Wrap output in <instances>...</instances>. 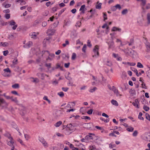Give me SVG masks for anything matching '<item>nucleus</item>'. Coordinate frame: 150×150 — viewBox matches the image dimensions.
Masks as SVG:
<instances>
[{
	"label": "nucleus",
	"mask_w": 150,
	"mask_h": 150,
	"mask_svg": "<svg viewBox=\"0 0 150 150\" xmlns=\"http://www.w3.org/2000/svg\"><path fill=\"white\" fill-rule=\"evenodd\" d=\"M99 50V46L98 45H96L94 47V48L93 50V51L94 53V55H93V57H94V56L96 57L97 55L98 56H99V54L98 52Z\"/></svg>",
	"instance_id": "obj_1"
},
{
	"label": "nucleus",
	"mask_w": 150,
	"mask_h": 150,
	"mask_svg": "<svg viewBox=\"0 0 150 150\" xmlns=\"http://www.w3.org/2000/svg\"><path fill=\"white\" fill-rule=\"evenodd\" d=\"M8 105L7 103L2 98L0 97V107H4Z\"/></svg>",
	"instance_id": "obj_2"
},
{
	"label": "nucleus",
	"mask_w": 150,
	"mask_h": 150,
	"mask_svg": "<svg viewBox=\"0 0 150 150\" xmlns=\"http://www.w3.org/2000/svg\"><path fill=\"white\" fill-rule=\"evenodd\" d=\"M10 25H13L12 27V29L13 30H15L18 26L17 25H16V22L13 20H12L9 22Z\"/></svg>",
	"instance_id": "obj_3"
},
{
	"label": "nucleus",
	"mask_w": 150,
	"mask_h": 150,
	"mask_svg": "<svg viewBox=\"0 0 150 150\" xmlns=\"http://www.w3.org/2000/svg\"><path fill=\"white\" fill-rule=\"evenodd\" d=\"M66 126L67 127L66 130H67L72 131L74 130V126L72 124H70L66 125Z\"/></svg>",
	"instance_id": "obj_4"
},
{
	"label": "nucleus",
	"mask_w": 150,
	"mask_h": 150,
	"mask_svg": "<svg viewBox=\"0 0 150 150\" xmlns=\"http://www.w3.org/2000/svg\"><path fill=\"white\" fill-rule=\"evenodd\" d=\"M139 103V100L137 99L135 100L134 102H133L132 103V104L133 106H135L137 108H140V106L138 104Z\"/></svg>",
	"instance_id": "obj_5"
},
{
	"label": "nucleus",
	"mask_w": 150,
	"mask_h": 150,
	"mask_svg": "<svg viewBox=\"0 0 150 150\" xmlns=\"http://www.w3.org/2000/svg\"><path fill=\"white\" fill-rule=\"evenodd\" d=\"M107 43L109 46L108 49H113L114 48L115 46L113 41H109Z\"/></svg>",
	"instance_id": "obj_6"
},
{
	"label": "nucleus",
	"mask_w": 150,
	"mask_h": 150,
	"mask_svg": "<svg viewBox=\"0 0 150 150\" xmlns=\"http://www.w3.org/2000/svg\"><path fill=\"white\" fill-rule=\"evenodd\" d=\"M91 135H94V134L93 133H89L88 135H87L86 137H85V139L86 140H87V141L88 139H93V137L91 136Z\"/></svg>",
	"instance_id": "obj_7"
},
{
	"label": "nucleus",
	"mask_w": 150,
	"mask_h": 150,
	"mask_svg": "<svg viewBox=\"0 0 150 150\" xmlns=\"http://www.w3.org/2000/svg\"><path fill=\"white\" fill-rule=\"evenodd\" d=\"M32 42L31 41H29L27 42L25 44L23 45V47L25 48H29L32 45Z\"/></svg>",
	"instance_id": "obj_8"
},
{
	"label": "nucleus",
	"mask_w": 150,
	"mask_h": 150,
	"mask_svg": "<svg viewBox=\"0 0 150 150\" xmlns=\"http://www.w3.org/2000/svg\"><path fill=\"white\" fill-rule=\"evenodd\" d=\"M48 32L49 33V35H52L54 34L55 32V30L54 29H48Z\"/></svg>",
	"instance_id": "obj_9"
},
{
	"label": "nucleus",
	"mask_w": 150,
	"mask_h": 150,
	"mask_svg": "<svg viewBox=\"0 0 150 150\" xmlns=\"http://www.w3.org/2000/svg\"><path fill=\"white\" fill-rule=\"evenodd\" d=\"M121 30L122 29L121 28H118L115 27H113L111 30L112 31H118L120 32Z\"/></svg>",
	"instance_id": "obj_10"
},
{
	"label": "nucleus",
	"mask_w": 150,
	"mask_h": 150,
	"mask_svg": "<svg viewBox=\"0 0 150 150\" xmlns=\"http://www.w3.org/2000/svg\"><path fill=\"white\" fill-rule=\"evenodd\" d=\"M13 140V138H11L10 141L7 142V144L10 146H12L14 143Z\"/></svg>",
	"instance_id": "obj_11"
},
{
	"label": "nucleus",
	"mask_w": 150,
	"mask_h": 150,
	"mask_svg": "<svg viewBox=\"0 0 150 150\" xmlns=\"http://www.w3.org/2000/svg\"><path fill=\"white\" fill-rule=\"evenodd\" d=\"M111 102L113 105H115L116 106H118V104L117 102L115 100H111Z\"/></svg>",
	"instance_id": "obj_12"
},
{
	"label": "nucleus",
	"mask_w": 150,
	"mask_h": 150,
	"mask_svg": "<svg viewBox=\"0 0 150 150\" xmlns=\"http://www.w3.org/2000/svg\"><path fill=\"white\" fill-rule=\"evenodd\" d=\"M4 136L7 137L8 139H11V138H13L11 136V134L8 132L4 134Z\"/></svg>",
	"instance_id": "obj_13"
},
{
	"label": "nucleus",
	"mask_w": 150,
	"mask_h": 150,
	"mask_svg": "<svg viewBox=\"0 0 150 150\" xmlns=\"http://www.w3.org/2000/svg\"><path fill=\"white\" fill-rule=\"evenodd\" d=\"M41 21L40 19H38L35 20L34 23L33 24V26H35L37 25L38 23H41Z\"/></svg>",
	"instance_id": "obj_14"
},
{
	"label": "nucleus",
	"mask_w": 150,
	"mask_h": 150,
	"mask_svg": "<svg viewBox=\"0 0 150 150\" xmlns=\"http://www.w3.org/2000/svg\"><path fill=\"white\" fill-rule=\"evenodd\" d=\"M12 88L14 89L18 88L20 87V86L18 83H15L12 86Z\"/></svg>",
	"instance_id": "obj_15"
},
{
	"label": "nucleus",
	"mask_w": 150,
	"mask_h": 150,
	"mask_svg": "<svg viewBox=\"0 0 150 150\" xmlns=\"http://www.w3.org/2000/svg\"><path fill=\"white\" fill-rule=\"evenodd\" d=\"M68 143L69 144V147L71 149H72V150H78V148L74 147L73 144L70 143L69 142H68Z\"/></svg>",
	"instance_id": "obj_16"
},
{
	"label": "nucleus",
	"mask_w": 150,
	"mask_h": 150,
	"mask_svg": "<svg viewBox=\"0 0 150 150\" xmlns=\"http://www.w3.org/2000/svg\"><path fill=\"white\" fill-rule=\"evenodd\" d=\"M147 19L148 21L147 23L148 24L150 23V13H148L147 14Z\"/></svg>",
	"instance_id": "obj_17"
},
{
	"label": "nucleus",
	"mask_w": 150,
	"mask_h": 150,
	"mask_svg": "<svg viewBox=\"0 0 150 150\" xmlns=\"http://www.w3.org/2000/svg\"><path fill=\"white\" fill-rule=\"evenodd\" d=\"M62 124V122L61 121H59L56 123L54 125V126L56 127H59Z\"/></svg>",
	"instance_id": "obj_18"
},
{
	"label": "nucleus",
	"mask_w": 150,
	"mask_h": 150,
	"mask_svg": "<svg viewBox=\"0 0 150 150\" xmlns=\"http://www.w3.org/2000/svg\"><path fill=\"white\" fill-rule=\"evenodd\" d=\"M130 69L132 71H134L136 75H137L138 74V71L135 68L133 67H131Z\"/></svg>",
	"instance_id": "obj_19"
},
{
	"label": "nucleus",
	"mask_w": 150,
	"mask_h": 150,
	"mask_svg": "<svg viewBox=\"0 0 150 150\" xmlns=\"http://www.w3.org/2000/svg\"><path fill=\"white\" fill-rule=\"evenodd\" d=\"M130 93L132 94V96H134L136 94V91L135 90L131 89L129 92Z\"/></svg>",
	"instance_id": "obj_20"
},
{
	"label": "nucleus",
	"mask_w": 150,
	"mask_h": 150,
	"mask_svg": "<svg viewBox=\"0 0 150 150\" xmlns=\"http://www.w3.org/2000/svg\"><path fill=\"white\" fill-rule=\"evenodd\" d=\"M142 113L141 112H140L139 114L138 118L139 119L144 120V118L142 117Z\"/></svg>",
	"instance_id": "obj_21"
},
{
	"label": "nucleus",
	"mask_w": 150,
	"mask_h": 150,
	"mask_svg": "<svg viewBox=\"0 0 150 150\" xmlns=\"http://www.w3.org/2000/svg\"><path fill=\"white\" fill-rule=\"evenodd\" d=\"M95 128L101 131V132H103V131H104V129L103 127H100L98 126H95Z\"/></svg>",
	"instance_id": "obj_22"
},
{
	"label": "nucleus",
	"mask_w": 150,
	"mask_h": 150,
	"mask_svg": "<svg viewBox=\"0 0 150 150\" xmlns=\"http://www.w3.org/2000/svg\"><path fill=\"white\" fill-rule=\"evenodd\" d=\"M95 10H94L93 12L91 13V15L88 18V19H91L93 16L95 14Z\"/></svg>",
	"instance_id": "obj_23"
},
{
	"label": "nucleus",
	"mask_w": 150,
	"mask_h": 150,
	"mask_svg": "<svg viewBox=\"0 0 150 150\" xmlns=\"http://www.w3.org/2000/svg\"><path fill=\"white\" fill-rule=\"evenodd\" d=\"M70 74L69 72H68V75L67 76L65 75V78L68 80L70 81L72 79V78L69 76V75Z\"/></svg>",
	"instance_id": "obj_24"
},
{
	"label": "nucleus",
	"mask_w": 150,
	"mask_h": 150,
	"mask_svg": "<svg viewBox=\"0 0 150 150\" xmlns=\"http://www.w3.org/2000/svg\"><path fill=\"white\" fill-rule=\"evenodd\" d=\"M35 32H33V33H30L29 34V35L30 36H32V38H35L37 35L36 34H35Z\"/></svg>",
	"instance_id": "obj_25"
},
{
	"label": "nucleus",
	"mask_w": 150,
	"mask_h": 150,
	"mask_svg": "<svg viewBox=\"0 0 150 150\" xmlns=\"http://www.w3.org/2000/svg\"><path fill=\"white\" fill-rule=\"evenodd\" d=\"M51 64L50 63H49L48 64L45 63V66L47 67L48 69H49L51 67Z\"/></svg>",
	"instance_id": "obj_26"
},
{
	"label": "nucleus",
	"mask_w": 150,
	"mask_h": 150,
	"mask_svg": "<svg viewBox=\"0 0 150 150\" xmlns=\"http://www.w3.org/2000/svg\"><path fill=\"white\" fill-rule=\"evenodd\" d=\"M143 108L146 111H148L149 109V107L146 105H144Z\"/></svg>",
	"instance_id": "obj_27"
},
{
	"label": "nucleus",
	"mask_w": 150,
	"mask_h": 150,
	"mask_svg": "<svg viewBox=\"0 0 150 150\" xmlns=\"http://www.w3.org/2000/svg\"><path fill=\"white\" fill-rule=\"evenodd\" d=\"M137 67L139 68H142L144 67L143 65L139 62L137 63Z\"/></svg>",
	"instance_id": "obj_28"
},
{
	"label": "nucleus",
	"mask_w": 150,
	"mask_h": 150,
	"mask_svg": "<svg viewBox=\"0 0 150 150\" xmlns=\"http://www.w3.org/2000/svg\"><path fill=\"white\" fill-rule=\"evenodd\" d=\"M127 13L128 10L127 9H124L122 11V15L126 14Z\"/></svg>",
	"instance_id": "obj_29"
},
{
	"label": "nucleus",
	"mask_w": 150,
	"mask_h": 150,
	"mask_svg": "<svg viewBox=\"0 0 150 150\" xmlns=\"http://www.w3.org/2000/svg\"><path fill=\"white\" fill-rule=\"evenodd\" d=\"M81 118L82 119H87L88 120H91V118L87 116H83L81 117Z\"/></svg>",
	"instance_id": "obj_30"
},
{
	"label": "nucleus",
	"mask_w": 150,
	"mask_h": 150,
	"mask_svg": "<svg viewBox=\"0 0 150 150\" xmlns=\"http://www.w3.org/2000/svg\"><path fill=\"white\" fill-rule=\"evenodd\" d=\"M1 46L4 47H6L8 45V43L7 42H1Z\"/></svg>",
	"instance_id": "obj_31"
},
{
	"label": "nucleus",
	"mask_w": 150,
	"mask_h": 150,
	"mask_svg": "<svg viewBox=\"0 0 150 150\" xmlns=\"http://www.w3.org/2000/svg\"><path fill=\"white\" fill-rule=\"evenodd\" d=\"M97 88L96 87H94L93 88L91 89L89 91L91 93H93L97 89Z\"/></svg>",
	"instance_id": "obj_32"
},
{
	"label": "nucleus",
	"mask_w": 150,
	"mask_h": 150,
	"mask_svg": "<svg viewBox=\"0 0 150 150\" xmlns=\"http://www.w3.org/2000/svg\"><path fill=\"white\" fill-rule=\"evenodd\" d=\"M57 94L61 97H63L64 96V93L63 92H60L58 93Z\"/></svg>",
	"instance_id": "obj_33"
},
{
	"label": "nucleus",
	"mask_w": 150,
	"mask_h": 150,
	"mask_svg": "<svg viewBox=\"0 0 150 150\" xmlns=\"http://www.w3.org/2000/svg\"><path fill=\"white\" fill-rule=\"evenodd\" d=\"M85 6H86L85 4H83L81 6L80 8L79 11H81L82 10H84V9H86V8H85Z\"/></svg>",
	"instance_id": "obj_34"
},
{
	"label": "nucleus",
	"mask_w": 150,
	"mask_h": 150,
	"mask_svg": "<svg viewBox=\"0 0 150 150\" xmlns=\"http://www.w3.org/2000/svg\"><path fill=\"white\" fill-rule=\"evenodd\" d=\"M115 6L116 9H118L119 10H120L122 8L120 5L119 4H117Z\"/></svg>",
	"instance_id": "obj_35"
},
{
	"label": "nucleus",
	"mask_w": 150,
	"mask_h": 150,
	"mask_svg": "<svg viewBox=\"0 0 150 150\" xmlns=\"http://www.w3.org/2000/svg\"><path fill=\"white\" fill-rule=\"evenodd\" d=\"M65 8H64L60 10L58 16H60L65 11Z\"/></svg>",
	"instance_id": "obj_36"
},
{
	"label": "nucleus",
	"mask_w": 150,
	"mask_h": 150,
	"mask_svg": "<svg viewBox=\"0 0 150 150\" xmlns=\"http://www.w3.org/2000/svg\"><path fill=\"white\" fill-rule=\"evenodd\" d=\"M65 43L62 44V46L64 47H66L67 45H68L69 44V41L67 40H66L65 41Z\"/></svg>",
	"instance_id": "obj_37"
},
{
	"label": "nucleus",
	"mask_w": 150,
	"mask_h": 150,
	"mask_svg": "<svg viewBox=\"0 0 150 150\" xmlns=\"http://www.w3.org/2000/svg\"><path fill=\"white\" fill-rule=\"evenodd\" d=\"M76 57V54L75 53H73L72 55L71 59L73 60L75 59Z\"/></svg>",
	"instance_id": "obj_38"
},
{
	"label": "nucleus",
	"mask_w": 150,
	"mask_h": 150,
	"mask_svg": "<svg viewBox=\"0 0 150 150\" xmlns=\"http://www.w3.org/2000/svg\"><path fill=\"white\" fill-rule=\"evenodd\" d=\"M127 64L129 65L130 66H134L136 64L134 62H127Z\"/></svg>",
	"instance_id": "obj_39"
},
{
	"label": "nucleus",
	"mask_w": 150,
	"mask_h": 150,
	"mask_svg": "<svg viewBox=\"0 0 150 150\" xmlns=\"http://www.w3.org/2000/svg\"><path fill=\"white\" fill-rule=\"evenodd\" d=\"M11 93H12L13 94H14V95H17L18 96H19V94L18 93V92L16 91H11Z\"/></svg>",
	"instance_id": "obj_40"
},
{
	"label": "nucleus",
	"mask_w": 150,
	"mask_h": 150,
	"mask_svg": "<svg viewBox=\"0 0 150 150\" xmlns=\"http://www.w3.org/2000/svg\"><path fill=\"white\" fill-rule=\"evenodd\" d=\"M101 3H100L98 5H97L96 6V8L97 9H100L101 8Z\"/></svg>",
	"instance_id": "obj_41"
},
{
	"label": "nucleus",
	"mask_w": 150,
	"mask_h": 150,
	"mask_svg": "<svg viewBox=\"0 0 150 150\" xmlns=\"http://www.w3.org/2000/svg\"><path fill=\"white\" fill-rule=\"evenodd\" d=\"M86 44L84 45L83 48H82V51L83 52H86Z\"/></svg>",
	"instance_id": "obj_42"
},
{
	"label": "nucleus",
	"mask_w": 150,
	"mask_h": 150,
	"mask_svg": "<svg viewBox=\"0 0 150 150\" xmlns=\"http://www.w3.org/2000/svg\"><path fill=\"white\" fill-rule=\"evenodd\" d=\"M11 99L13 101L15 102L16 103H17L18 102V101L17 100V98H13V97H11Z\"/></svg>",
	"instance_id": "obj_43"
},
{
	"label": "nucleus",
	"mask_w": 150,
	"mask_h": 150,
	"mask_svg": "<svg viewBox=\"0 0 150 150\" xmlns=\"http://www.w3.org/2000/svg\"><path fill=\"white\" fill-rule=\"evenodd\" d=\"M4 71L10 73L11 72V70L8 67H7L6 69H4Z\"/></svg>",
	"instance_id": "obj_44"
},
{
	"label": "nucleus",
	"mask_w": 150,
	"mask_h": 150,
	"mask_svg": "<svg viewBox=\"0 0 150 150\" xmlns=\"http://www.w3.org/2000/svg\"><path fill=\"white\" fill-rule=\"evenodd\" d=\"M16 2H18L19 1L21 2V4L23 3H24V4H26L25 2L23 0H16Z\"/></svg>",
	"instance_id": "obj_45"
},
{
	"label": "nucleus",
	"mask_w": 150,
	"mask_h": 150,
	"mask_svg": "<svg viewBox=\"0 0 150 150\" xmlns=\"http://www.w3.org/2000/svg\"><path fill=\"white\" fill-rule=\"evenodd\" d=\"M102 28H104L105 27H106L107 30H108L109 28L108 27V26L107 24V23H105L102 26Z\"/></svg>",
	"instance_id": "obj_46"
},
{
	"label": "nucleus",
	"mask_w": 150,
	"mask_h": 150,
	"mask_svg": "<svg viewBox=\"0 0 150 150\" xmlns=\"http://www.w3.org/2000/svg\"><path fill=\"white\" fill-rule=\"evenodd\" d=\"M24 137L26 140H28L30 138V136L28 134H24Z\"/></svg>",
	"instance_id": "obj_47"
},
{
	"label": "nucleus",
	"mask_w": 150,
	"mask_h": 150,
	"mask_svg": "<svg viewBox=\"0 0 150 150\" xmlns=\"http://www.w3.org/2000/svg\"><path fill=\"white\" fill-rule=\"evenodd\" d=\"M141 2H142V5L143 6H144L146 4V0H142Z\"/></svg>",
	"instance_id": "obj_48"
},
{
	"label": "nucleus",
	"mask_w": 150,
	"mask_h": 150,
	"mask_svg": "<svg viewBox=\"0 0 150 150\" xmlns=\"http://www.w3.org/2000/svg\"><path fill=\"white\" fill-rule=\"evenodd\" d=\"M146 119L149 120V121H150V116L149 114L146 113Z\"/></svg>",
	"instance_id": "obj_49"
},
{
	"label": "nucleus",
	"mask_w": 150,
	"mask_h": 150,
	"mask_svg": "<svg viewBox=\"0 0 150 150\" xmlns=\"http://www.w3.org/2000/svg\"><path fill=\"white\" fill-rule=\"evenodd\" d=\"M134 128L132 127L130 128H128L127 129V130L129 132H132L134 130Z\"/></svg>",
	"instance_id": "obj_50"
},
{
	"label": "nucleus",
	"mask_w": 150,
	"mask_h": 150,
	"mask_svg": "<svg viewBox=\"0 0 150 150\" xmlns=\"http://www.w3.org/2000/svg\"><path fill=\"white\" fill-rule=\"evenodd\" d=\"M5 18L8 19H9L10 17V14H6L5 15Z\"/></svg>",
	"instance_id": "obj_51"
},
{
	"label": "nucleus",
	"mask_w": 150,
	"mask_h": 150,
	"mask_svg": "<svg viewBox=\"0 0 150 150\" xmlns=\"http://www.w3.org/2000/svg\"><path fill=\"white\" fill-rule=\"evenodd\" d=\"M141 85L142 86V88L146 89L147 88V87L146 85V84L144 83V82H143V83Z\"/></svg>",
	"instance_id": "obj_52"
},
{
	"label": "nucleus",
	"mask_w": 150,
	"mask_h": 150,
	"mask_svg": "<svg viewBox=\"0 0 150 150\" xmlns=\"http://www.w3.org/2000/svg\"><path fill=\"white\" fill-rule=\"evenodd\" d=\"M109 146V147L111 149H112L114 147H115L116 146V145L115 144H110Z\"/></svg>",
	"instance_id": "obj_53"
},
{
	"label": "nucleus",
	"mask_w": 150,
	"mask_h": 150,
	"mask_svg": "<svg viewBox=\"0 0 150 150\" xmlns=\"http://www.w3.org/2000/svg\"><path fill=\"white\" fill-rule=\"evenodd\" d=\"M39 139L40 141L42 143L43 142H44L45 141L43 137H40Z\"/></svg>",
	"instance_id": "obj_54"
},
{
	"label": "nucleus",
	"mask_w": 150,
	"mask_h": 150,
	"mask_svg": "<svg viewBox=\"0 0 150 150\" xmlns=\"http://www.w3.org/2000/svg\"><path fill=\"white\" fill-rule=\"evenodd\" d=\"M18 61L17 59L16 58L13 61V63L14 64H16Z\"/></svg>",
	"instance_id": "obj_55"
},
{
	"label": "nucleus",
	"mask_w": 150,
	"mask_h": 150,
	"mask_svg": "<svg viewBox=\"0 0 150 150\" xmlns=\"http://www.w3.org/2000/svg\"><path fill=\"white\" fill-rule=\"evenodd\" d=\"M93 110L91 109L87 112V113L89 115H91L93 113Z\"/></svg>",
	"instance_id": "obj_56"
},
{
	"label": "nucleus",
	"mask_w": 150,
	"mask_h": 150,
	"mask_svg": "<svg viewBox=\"0 0 150 150\" xmlns=\"http://www.w3.org/2000/svg\"><path fill=\"white\" fill-rule=\"evenodd\" d=\"M3 52V55L4 56H6L8 54L9 52L8 50H6L4 51Z\"/></svg>",
	"instance_id": "obj_57"
},
{
	"label": "nucleus",
	"mask_w": 150,
	"mask_h": 150,
	"mask_svg": "<svg viewBox=\"0 0 150 150\" xmlns=\"http://www.w3.org/2000/svg\"><path fill=\"white\" fill-rule=\"evenodd\" d=\"M70 23V21H67L66 22L65 21V23H64V25L65 26H67L69 25Z\"/></svg>",
	"instance_id": "obj_58"
},
{
	"label": "nucleus",
	"mask_w": 150,
	"mask_h": 150,
	"mask_svg": "<svg viewBox=\"0 0 150 150\" xmlns=\"http://www.w3.org/2000/svg\"><path fill=\"white\" fill-rule=\"evenodd\" d=\"M138 134V132L137 130H135L132 134V135L134 137H136Z\"/></svg>",
	"instance_id": "obj_59"
},
{
	"label": "nucleus",
	"mask_w": 150,
	"mask_h": 150,
	"mask_svg": "<svg viewBox=\"0 0 150 150\" xmlns=\"http://www.w3.org/2000/svg\"><path fill=\"white\" fill-rule=\"evenodd\" d=\"M110 9L111 10L113 11H115L116 10L115 6L111 7Z\"/></svg>",
	"instance_id": "obj_60"
},
{
	"label": "nucleus",
	"mask_w": 150,
	"mask_h": 150,
	"mask_svg": "<svg viewBox=\"0 0 150 150\" xmlns=\"http://www.w3.org/2000/svg\"><path fill=\"white\" fill-rule=\"evenodd\" d=\"M69 89V88L67 87H62V90L65 92L67 91Z\"/></svg>",
	"instance_id": "obj_61"
},
{
	"label": "nucleus",
	"mask_w": 150,
	"mask_h": 150,
	"mask_svg": "<svg viewBox=\"0 0 150 150\" xmlns=\"http://www.w3.org/2000/svg\"><path fill=\"white\" fill-rule=\"evenodd\" d=\"M146 9L147 10L150 9V3H149L147 4L146 6Z\"/></svg>",
	"instance_id": "obj_62"
},
{
	"label": "nucleus",
	"mask_w": 150,
	"mask_h": 150,
	"mask_svg": "<svg viewBox=\"0 0 150 150\" xmlns=\"http://www.w3.org/2000/svg\"><path fill=\"white\" fill-rule=\"evenodd\" d=\"M47 23L46 21H43L42 23V26L43 27H45L47 25Z\"/></svg>",
	"instance_id": "obj_63"
},
{
	"label": "nucleus",
	"mask_w": 150,
	"mask_h": 150,
	"mask_svg": "<svg viewBox=\"0 0 150 150\" xmlns=\"http://www.w3.org/2000/svg\"><path fill=\"white\" fill-rule=\"evenodd\" d=\"M146 74H147V76L150 79V69L147 71L146 72Z\"/></svg>",
	"instance_id": "obj_64"
}]
</instances>
